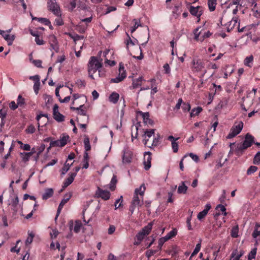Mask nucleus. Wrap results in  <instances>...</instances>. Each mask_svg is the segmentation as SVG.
<instances>
[{"mask_svg": "<svg viewBox=\"0 0 260 260\" xmlns=\"http://www.w3.org/2000/svg\"><path fill=\"white\" fill-rule=\"evenodd\" d=\"M146 187L144 184H142L139 187L135 190L134 197L129 206V211L133 214L136 207H139L143 204V198Z\"/></svg>", "mask_w": 260, "mask_h": 260, "instance_id": "obj_1", "label": "nucleus"}, {"mask_svg": "<svg viewBox=\"0 0 260 260\" xmlns=\"http://www.w3.org/2000/svg\"><path fill=\"white\" fill-rule=\"evenodd\" d=\"M103 66V59H98L97 57L91 56L88 61L87 68L89 76L94 79L93 75L98 71L99 77H101V69Z\"/></svg>", "mask_w": 260, "mask_h": 260, "instance_id": "obj_2", "label": "nucleus"}, {"mask_svg": "<svg viewBox=\"0 0 260 260\" xmlns=\"http://www.w3.org/2000/svg\"><path fill=\"white\" fill-rule=\"evenodd\" d=\"M191 70L193 73L202 74L201 81L202 84L203 83V77L207 72L204 62L201 59H193L191 62Z\"/></svg>", "mask_w": 260, "mask_h": 260, "instance_id": "obj_3", "label": "nucleus"}, {"mask_svg": "<svg viewBox=\"0 0 260 260\" xmlns=\"http://www.w3.org/2000/svg\"><path fill=\"white\" fill-rule=\"evenodd\" d=\"M251 9V15L260 18V0H245Z\"/></svg>", "mask_w": 260, "mask_h": 260, "instance_id": "obj_4", "label": "nucleus"}, {"mask_svg": "<svg viewBox=\"0 0 260 260\" xmlns=\"http://www.w3.org/2000/svg\"><path fill=\"white\" fill-rule=\"evenodd\" d=\"M254 139L252 136L249 134H246L242 144L238 146L236 150L237 154L239 155L240 153H242L244 150L250 147L254 142Z\"/></svg>", "mask_w": 260, "mask_h": 260, "instance_id": "obj_5", "label": "nucleus"}, {"mask_svg": "<svg viewBox=\"0 0 260 260\" xmlns=\"http://www.w3.org/2000/svg\"><path fill=\"white\" fill-rule=\"evenodd\" d=\"M9 205L15 214L19 213L22 216H23L22 214V204L19 203L18 196H15L13 199H11Z\"/></svg>", "mask_w": 260, "mask_h": 260, "instance_id": "obj_6", "label": "nucleus"}, {"mask_svg": "<svg viewBox=\"0 0 260 260\" xmlns=\"http://www.w3.org/2000/svg\"><path fill=\"white\" fill-rule=\"evenodd\" d=\"M239 25L240 22L239 19L238 17L235 16L233 17L231 20L225 24V26L227 31L228 32H230L231 30L234 28L237 29L239 32H242L244 29V27L240 29Z\"/></svg>", "mask_w": 260, "mask_h": 260, "instance_id": "obj_7", "label": "nucleus"}, {"mask_svg": "<svg viewBox=\"0 0 260 260\" xmlns=\"http://www.w3.org/2000/svg\"><path fill=\"white\" fill-rule=\"evenodd\" d=\"M69 140V135L66 134H63L60 136L59 139L56 141H51L50 143V146L62 147L67 144Z\"/></svg>", "mask_w": 260, "mask_h": 260, "instance_id": "obj_8", "label": "nucleus"}, {"mask_svg": "<svg viewBox=\"0 0 260 260\" xmlns=\"http://www.w3.org/2000/svg\"><path fill=\"white\" fill-rule=\"evenodd\" d=\"M47 7L48 10L56 16H61L60 7L56 0H48L47 2Z\"/></svg>", "mask_w": 260, "mask_h": 260, "instance_id": "obj_9", "label": "nucleus"}, {"mask_svg": "<svg viewBox=\"0 0 260 260\" xmlns=\"http://www.w3.org/2000/svg\"><path fill=\"white\" fill-rule=\"evenodd\" d=\"M243 127V123L242 121H239L237 124L234 125L231 129L227 138L231 139L235 137L239 134L242 131Z\"/></svg>", "mask_w": 260, "mask_h": 260, "instance_id": "obj_10", "label": "nucleus"}, {"mask_svg": "<svg viewBox=\"0 0 260 260\" xmlns=\"http://www.w3.org/2000/svg\"><path fill=\"white\" fill-rule=\"evenodd\" d=\"M118 71V75L115 78L111 79V82L117 83L120 82L125 78L126 76V73L122 64H119Z\"/></svg>", "mask_w": 260, "mask_h": 260, "instance_id": "obj_11", "label": "nucleus"}, {"mask_svg": "<svg viewBox=\"0 0 260 260\" xmlns=\"http://www.w3.org/2000/svg\"><path fill=\"white\" fill-rule=\"evenodd\" d=\"M189 12L191 15L197 17V21L199 22L200 20V17L203 13V9L202 7L200 6L193 7L191 6L189 8Z\"/></svg>", "mask_w": 260, "mask_h": 260, "instance_id": "obj_12", "label": "nucleus"}, {"mask_svg": "<svg viewBox=\"0 0 260 260\" xmlns=\"http://www.w3.org/2000/svg\"><path fill=\"white\" fill-rule=\"evenodd\" d=\"M133 157V152L128 148H124L123 150L122 162L127 164L131 162Z\"/></svg>", "mask_w": 260, "mask_h": 260, "instance_id": "obj_13", "label": "nucleus"}, {"mask_svg": "<svg viewBox=\"0 0 260 260\" xmlns=\"http://www.w3.org/2000/svg\"><path fill=\"white\" fill-rule=\"evenodd\" d=\"M95 195L98 198H101L104 200H108L110 199L111 194L109 191L103 190L98 187L95 192Z\"/></svg>", "mask_w": 260, "mask_h": 260, "instance_id": "obj_14", "label": "nucleus"}, {"mask_svg": "<svg viewBox=\"0 0 260 260\" xmlns=\"http://www.w3.org/2000/svg\"><path fill=\"white\" fill-rule=\"evenodd\" d=\"M0 35L7 42L9 46H11L13 44V41L16 38L15 35L8 34L7 32H4V30H0Z\"/></svg>", "mask_w": 260, "mask_h": 260, "instance_id": "obj_15", "label": "nucleus"}, {"mask_svg": "<svg viewBox=\"0 0 260 260\" xmlns=\"http://www.w3.org/2000/svg\"><path fill=\"white\" fill-rule=\"evenodd\" d=\"M49 43L51 49L54 50L56 52L59 50V46L56 37L53 35L49 36Z\"/></svg>", "mask_w": 260, "mask_h": 260, "instance_id": "obj_16", "label": "nucleus"}, {"mask_svg": "<svg viewBox=\"0 0 260 260\" xmlns=\"http://www.w3.org/2000/svg\"><path fill=\"white\" fill-rule=\"evenodd\" d=\"M151 153L149 151L145 152L144 156V169L146 170H149L151 166Z\"/></svg>", "mask_w": 260, "mask_h": 260, "instance_id": "obj_17", "label": "nucleus"}, {"mask_svg": "<svg viewBox=\"0 0 260 260\" xmlns=\"http://www.w3.org/2000/svg\"><path fill=\"white\" fill-rule=\"evenodd\" d=\"M154 132L155 130L154 129L147 130L145 132V134L143 136V142L145 146L148 145V142L149 141V140L152 136H154Z\"/></svg>", "mask_w": 260, "mask_h": 260, "instance_id": "obj_18", "label": "nucleus"}, {"mask_svg": "<svg viewBox=\"0 0 260 260\" xmlns=\"http://www.w3.org/2000/svg\"><path fill=\"white\" fill-rule=\"evenodd\" d=\"M201 27H197L194 30V39L197 41H202L205 38H208L209 37L210 35H211V34L208 31L206 34H204L203 38H200V35L201 34V32L200 31H199V29H200Z\"/></svg>", "mask_w": 260, "mask_h": 260, "instance_id": "obj_19", "label": "nucleus"}, {"mask_svg": "<svg viewBox=\"0 0 260 260\" xmlns=\"http://www.w3.org/2000/svg\"><path fill=\"white\" fill-rule=\"evenodd\" d=\"M211 205L210 204H207L205 207L204 209L199 213L198 214L197 218L199 220H201L203 219L207 214L208 211L211 209Z\"/></svg>", "mask_w": 260, "mask_h": 260, "instance_id": "obj_20", "label": "nucleus"}, {"mask_svg": "<svg viewBox=\"0 0 260 260\" xmlns=\"http://www.w3.org/2000/svg\"><path fill=\"white\" fill-rule=\"evenodd\" d=\"M243 251L241 250L238 252L237 249H235L232 253L231 260H239V258L243 255Z\"/></svg>", "mask_w": 260, "mask_h": 260, "instance_id": "obj_21", "label": "nucleus"}, {"mask_svg": "<svg viewBox=\"0 0 260 260\" xmlns=\"http://www.w3.org/2000/svg\"><path fill=\"white\" fill-rule=\"evenodd\" d=\"M203 111V108L198 106L192 109L190 112L189 116L190 118L198 116Z\"/></svg>", "mask_w": 260, "mask_h": 260, "instance_id": "obj_22", "label": "nucleus"}, {"mask_svg": "<svg viewBox=\"0 0 260 260\" xmlns=\"http://www.w3.org/2000/svg\"><path fill=\"white\" fill-rule=\"evenodd\" d=\"M76 176V173H72L70 174V176L64 181L63 183V187H67L70 185L74 181Z\"/></svg>", "mask_w": 260, "mask_h": 260, "instance_id": "obj_23", "label": "nucleus"}, {"mask_svg": "<svg viewBox=\"0 0 260 260\" xmlns=\"http://www.w3.org/2000/svg\"><path fill=\"white\" fill-rule=\"evenodd\" d=\"M143 78L142 77H140L137 79H134L133 80V83L131 87L133 89L137 88L141 86Z\"/></svg>", "mask_w": 260, "mask_h": 260, "instance_id": "obj_24", "label": "nucleus"}, {"mask_svg": "<svg viewBox=\"0 0 260 260\" xmlns=\"http://www.w3.org/2000/svg\"><path fill=\"white\" fill-rule=\"evenodd\" d=\"M53 189L51 188H47L45 190L44 193L42 194V199L43 200H46L51 197L53 196Z\"/></svg>", "mask_w": 260, "mask_h": 260, "instance_id": "obj_25", "label": "nucleus"}, {"mask_svg": "<svg viewBox=\"0 0 260 260\" xmlns=\"http://www.w3.org/2000/svg\"><path fill=\"white\" fill-rule=\"evenodd\" d=\"M119 99V94L115 92H112L109 97V101L113 103L116 104Z\"/></svg>", "mask_w": 260, "mask_h": 260, "instance_id": "obj_26", "label": "nucleus"}, {"mask_svg": "<svg viewBox=\"0 0 260 260\" xmlns=\"http://www.w3.org/2000/svg\"><path fill=\"white\" fill-rule=\"evenodd\" d=\"M141 115H142L143 119L144 122L146 124H152L153 122L149 118V113L148 112L143 113L142 112H140Z\"/></svg>", "mask_w": 260, "mask_h": 260, "instance_id": "obj_27", "label": "nucleus"}, {"mask_svg": "<svg viewBox=\"0 0 260 260\" xmlns=\"http://www.w3.org/2000/svg\"><path fill=\"white\" fill-rule=\"evenodd\" d=\"M92 19V17H88V18H86L82 19L81 21L80 22V23L79 24V25L78 26V28H79V30L80 32H84L85 29H86L87 25L86 26H84L83 28L80 29L79 27L82 26V22H85L86 24L89 23H90Z\"/></svg>", "mask_w": 260, "mask_h": 260, "instance_id": "obj_28", "label": "nucleus"}, {"mask_svg": "<svg viewBox=\"0 0 260 260\" xmlns=\"http://www.w3.org/2000/svg\"><path fill=\"white\" fill-rule=\"evenodd\" d=\"M253 56L252 55L247 56L244 60V65L249 68L252 67L253 65Z\"/></svg>", "mask_w": 260, "mask_h": 260, "instance_id": "obj_29", "label": "nucleus"}, {"mask_svg": "<svg viewBox=\"0 0 260 260\" xmlns=\"http://www.w3.org/2000/svg\"><path fill=\"white\" fill-rule=\"evenodd\" d=\"M252 236L255 239L260 236V223H256Z\"/></svg>", "mask_w": 260, "mask_h": 260, "instance_id": "obj_30", "label": "nucleus"}, {"mask_svg": "<svg viewBox=\"0 0 260 260\" xmlns=\"http://www.w3.org/2000/svg\"><path fill=\"white\" fill-rule=\"evenodd\" d=\"M187 186L185 184L184 182H181L180 184L178 186L177 192L178 193L185 194L187 190Z\"/></svg>", "mask_w": 260, "mask_h": 260, "instance_id": "obj_31", "label": "nucleus"}, {"mask_svg": "<svg viewBox=\"0 0 260 260\" xmlns=\"http://www.w3.org/2000/svg\"><path fill=\"white\" fill-rule=\"evenodd\" d=\"M133 22H134V25L130 28L131 33H133L139 26H141L140 19H134L133 20Z\"/></svg>", "mask_w": 260, "mask_h": 260, "instance_id": "obj_32", "label": "nucleus"}, {"mask_svg": "<svg viewBox=\"0 0 260 260\" xmlns=\"http://www.w3.org/2000/svg\"><path fill=\"white\" fill-rule=\"evenodd\" d=\"M159 139L160 136L159 135H157L156 137L153 136L152 143L150 145L148 144L147 146L150 148L157 146L159 144Z\"/></svg>", "mask_w": 260, "mask_h": 260, "instance_id": "obj_33", "label": "nucleus"}, {"mask_svg": "<svg viewBox=\"0 0 260 260\" xmlns=\"http://www.w3.org/2000/svg\"><path fill=\"white\" fill-rule=\"evenodd\" d=\"M152 228V223L150 222L147 225L144 227L140 232L145 234V236L148 235L151 232Z\"/></svg>", "mask_w": 260, "mask_h": 260, "instance_id": "obj_34", "label": "nucleus"}, {"mask_svg": "<svg viewBox=\"0 0 260 260\" xmlns=\"http://www.w3.org/2000/svg\"><path fill=\"white\" fill-rule=\"evenodd\" d=\"M217 5V1L216 0H208V6L209 10L211 12L214 11Z\"/></svg>", "mask_w": 260, "mask_h": 260, "instance_id": "obj_35", "label": "nucleus"}, {"mask_svg": "<svg viewBox=\"0 0 260 260\" xmlns=\"http://www.w3.org/2000/svg\"><path fill=\"white\" fill-rule=\"evenodd\" d=\"M32 19L37 20L38 21L45 24V25H49L50 24V21L49 19L45 18H38L34 17L31 14H30Z\"/></svg>", "mask_w": 260, "mask_h": 260, "instance_id": "obj_36", "label": "nucleus"}, {"mask_svg": "<svg viewBox=\"0 0 260 260\" xmlns=\"http://www.w3.org/2000/svg\"><path fill=\"white\" fill-rule=\"evenodd\" d=\"M32 154V152H21L20 153L22 160L26 162L28 161L30 156Z\"/></svg>", "mask_w": 260, "mask_h": 260, "instance_id": "obj_37", "label": "nucleus"}, {"mask_svg": "<svg viewBox=\"0 0 260 260\" xmlns=\"http://www.w3.org/2000/svg\"><path fill=\"white\" fill-rule=\"evenodd\" d=\"M35 237V234L32 231H28V237L25 240V243L26 245H29L31 244L33 241L34 238Z\"/></svg>", "mask_w": 260, "mask_h": 260, "instance_id": "obj_38", "label": "nucleus"}, {"mask_svg": "<svg viewBox=\"0 0 260 260\" xmlns=\"http://www.w3.org/2000/svg\"><path fill=\"white\" fill-rule=\"evenodd\" d=\"M126 35L128 37V39L126 41L127 46H128L129 45L134 46L138 44V41L137 39H134V40H132L127 33H126Z\"/></svg>", "mask_w": 260, "mask_h": 260, "instance_id": "obj_39", "label": "nucleus"}, {"mask_svg": "<svg viewBox=\"0 0 260 260\" xmlns=\"http://www.w3.org/2000/svg\"><path fill=\"white\" fill-rule=\"evenodd\" d=\"M82 226V224L81 222L79 220H76L75 222V226L73 230L75 233H78L80 232Z\"/></svg>", "mask_w": 260, "mask_h": 260, "instance_id": "obj_40", "label": "nucleus"}, {"mask_svg": "<svg viewBox=\"0 0 260 260\" xmlns=\"http://www.w3.org/2000/svg\"><path fill=\"white\" fill-rule=\"evenodd\" d=\"M122 203H123V197L122 196H120V197L116 200L115 203H114V206H115V209L116 210L121 206H122Z\"/></svg>", "mask_w": 260, "mask_h": 260, "instance_id": "obj_41", "label": "nucleus"}, {"mask_svg": "<svg viewBox=\"0 0 260 260\" xmlns=\"http://www.w3.org/2000/svg\"><path fill=\"white\" fill-rule=\"evenodd\" d=\"M53 117L55 120L58 122H61L64 120V117L63 115L60 114L59 112H56L53 114Z\"/></svg>", "mask_w": 260, "mask_h": 260, "instance_id": "obj_42", "label": "nucleus"}, {"mask_svg": "<svg viewBox=\"0 0 260 260\" xmlns=\"http://www.w3.org/2000/svg\"><path fill=\"white\" fill-rule=\"evenodd\" d=\"M73 164V162L69 164L66 162L64 165L63 167L62 168L61 174L64 175L70 170V167L72 166Z\"/></svg>", "mask_w": 260, "mask_h": 260, "instance_id": "obj_43", "label": "nucleus"}, {"mask_svg": "<svg viewBox=\"0 0 260 260\" xmlns=\"http://www.w3.org/2000/svg\"><path fill=\"white\" fill-rule=\"evenodd\" d=\"M201 247V240L200 241L199 243H198L191 253L190 257H192L194 255L197 254L200 250Z\"/></svg>", "mask_w": 260, "mask_h": 260, "instance_id": "obj_44", "label": "nucleus"}, {"mask_svg": "<svg viewBox=\"0 0 260 260\" xmlns=\"http://www.w3.org/2000/svg\"><path fill=\"white\" fill-rule=\"evenodd\" d=\"M84 105H81L79 107L76 109V110L78 111V113L81 115L85 116L87 114L86 110L83 109Z\"/></svg>", "mask_w": 260, "mask_h": 260, "instance_id": "obj_45", "label": "nucleus"}, {"mask_svg": "<svg viewBox=\"0 0 260 260\" xmlns=\"http://www.w3.org/2000/svg\"><path fill=\"white\" fill-rule=\"evenodd\" d=\"M7 113L3 111L2 110H0V118L1 119V126H3L4 125L5 121V119L6 117Z\"/></svg>", "mask_w": 260, "mask_h": 260, "instance_id": "obj_46", "label": "nucleus"}, {"mask_svg": "<svg viewBox=\"0 0 260 260\" xmlns=\"http://www.w3.org/2000/svg\"><path fill=\"white\" fill-rule=\"evenodd\" d=\"M239 228L238 226H234L231 231V236L233 238H237L238 237Z\"/></svg>", "mask_w": 260, "mask_h": 260, "instance_id": "obj_47", "label": "nucleus"}, {"mask_svg": "<svg viewBox=\"0 0 260 260\" xmlns=\"http://www.w3.org/2000/svg\"><path fill=\"white\" fill-rule=\"evenodd\" d=\"M84 144L85 149L86 151H88L90 150L91 147L89 142V139L88 137H85L84 140Z\"/></svg>", "mask_w": 260, "mask_h": 260, "instance_id": "obj_48", "label": "nucleus"}, {"mask_svg": "<svg viewBox=\"0 0 260 260\" xmlns=\"http://www.w3.org/2000/svg\"><path fill=\"white\" fill-rule=\"evenodd\" d=\"M216 209L219 212L221 211L224 216L226 215L227 213L226 212V208L223 205L221 204L218 205L216 208Z\"/></svg>", "mask_w": 260, "mask_h": 260, "instance_id": "obj_49", "label": "nucleus"}, {"mask_svg": "<svg viewBox=\"0 0 260 260\" xmlns=\"http://www.w3.org/2000/svg\"><path fill=\"white\" fill-rule=\"evenodd\" d=\"M182 109L184 112H189L191 109V106L189 103H183Z\"/></svg>", "mask_w": 260, "mask_h": 260, "instance_id": "obj_50", "label": "nucleus"}, {"mask_svg": "<svg viewBox=\"0 0 260 260\" xmlns=\"http://www.w3.org/2000/svg\"><path fill=\"white\" fill-rule=\"evenodd\" d=\"M116 182H117V180H116V177L115 176H114L112 177V178L111 180V182L109 184V188L111 190H113L115 189V184L116 183Z\"/></svg>", "mask_w": 260, "mask_h": 260, "instance_id": "obj_51", "label": "nucleus"}, {"mask_svg": "<svg viewBox=\"0 0 260 260\" xmlns=\"http://www.w3.org/2000/svg\"><path fill=\"white\" fill-rule=\"evenodd\" d=\"M17 101L19 107H22L25 104V100L21 95H18Z\"/></svg>", "mask_w": 260, "mask_h": 260, "instance_id": "obj_52", "label": "nucleus"}, {"mask_svg": "<svg viewBox=\"0 0 260 260\" xmlns=\"http://www.w3.org/2000/svg\"><path fill=\"white\" fill-rule=\"evenodd\" d=\"M257 170V168L256 166H251L247 170V174L248 175H251Z\"/></svg>", "mask_w": 260, "mask_h": 260, "instance_id": "obj_53", "label": "nucleus"}, {"mask_svg": "<svg viewBox=\"0 0 260 260\" xmlns=\"http://www.w3.org/2000/svg\"><path fill=\"white\" fill-rule=\"evenodd\" d=\"M59 234V232L56 229H52L50 232V238L53 240L57 237Z\"/></svg>", "mask_w": 260, "mask_h": 260, "instance_id": "obj_54", "label": "nucleus"}, {"mask_svg": "<svg viewBox=\"0 0 260 260\" xmlns=\"http://www.w3.org/2000/svg\"><path fill=\"white\" fill-rule=\"evenodd\" d=\"M256 254V248L252 249L248 255V259L251 260L255 258Z\"/></svg>", "mask_w": 260, "mask_h": 260, "instance_id": "obj_55", "label": "nucleus"}, {"mask_svg": "<svg viewBox=\"0 0 260 260\" xmlns=\"http://www.w3.org/2000/svg\"><path fill=\"white\" fill-rule=\"evenodd\" d=\"M145 235V234L142 233L141 232H140L137 235H136V238L137 240L138 241V242H136V244H139L141 241L144 239Z\"/></svg>", "mask_w": 260, "mask_h": 260, "instance_id": "obj_56", "label": "nucleus"}, {"mask_svg": "<svg viewBox=\"0 0 260 260\" xmlns=\"http://www.w3.org/2000/svg\"><path fill=\"white\" fill-rule=\"evenodd\" d=\"M71 197V194H66L65 196H64V198L61 200V202L60 203V204L63 206H64L69 201V200L70 199Z\"/></svg>", "mask_w": 260, "mask_h": 260, "instance_id": "obj_57", "label": "nucleus"}, {"mask_svg": "<svg viewBox=\"0 0 260 260\" xmlns=\"http://www.w3.org/2000/svg\"><path fill=\"white\" fill-rule=\"evenodd\" d=\"M253 163L256 165L260 164V151L255 154L253 159Z\"/></svg>", "mask_w": 260, "mask_h": 260, "instance_id": "obj_58", "label": "nucleus"}, {"mask_svg": "<svg viewBox=\"0 0 260 260\" xmlns=\"http://www.w3.org/2000/svg\"><path fill=\"white\" fill-rule=\"evenodd\" d=\"M70 36L74 40L75 42L81 39H83L84 38L83 36H80L77 34H75L74 35L70 34Z\"/></svg>", "mask_w": 260, "mask_h": 260, "instance_id": "obj_59", "label": "nucleus"}, {"mask_svg": "<svg viewBox=\"0 0 260 260\" xmlns=\"http://www.w3.org/2000/svg\"><path fill=\"white\" fill-rule=\"evenodd\" d=\"M40 81L35 82L33 88L36 94H38L39 90L40 89Z\"/></svg>", "mask_w": 260, "mask_h": 260, "instance_id": "obj_60", "label": "nucleus"}, {"mask_svg": "<svg viewBox=\"0 0 260 260\" xmlns=\"http://www.w3.org/2000/svg\"><path fill=\"white\" fill-rule=\"evenodd\" d=\"M177 233V231L175 229H173L171 231H170L169 233L167 234L169 238L170 239L172 237H175Z\"/></svg>", "mask_w": 260, "mask_h": 260, "instance_id": "obj_61", "label": "nucleus"}, {"mask_svg": "<svg viewBox=\"0 0 260 260\" xmlns=\"http://www.w3.org/2000/svg\"><path fill=\"white\" fill-rule=\"evenodd\" d=\"M165 73L166 74L170 75L171 73V69L168 63H165L163 66Z\"/></svg>", "mask_w": 260, "mask_h": 260, "instance_id": "obj_62", "label": "nucleus"}, {"mask_svg": "<svg viewBox=\"0 0 260 260\" xmlns=\"http://www.w3.org/2000/svg\"><path fill=\"white\" fill-rule=\"evenodd\" d=\"M28 134H32L35 132V127L32 125H29L25 130Z\"/></svg>", "mask_w": 260, "mask_h": 260, "instance_id": "obj_63", "label": "nucleus"}, {"mask_svg": "<svg viewBox=\"0 0 260 260\" xmlns=\"http://www.w3.org/2000/svg\"><path fill=\"white\" fill-rule=\"evenodd\" d=\"M172 148L174 152L176 153L178 151V144L177 142H173L171 144Z\"/></svg>", "mask_w": 260, "mask_h": 260, "instance_id": "obj_64", "label": "nucleus"}]
</instances>
